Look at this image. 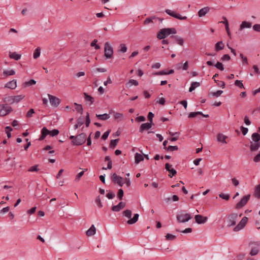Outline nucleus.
<instances>
[{
	"label": "nucleus",
	"instance_id": "nucleus-1",
	"mask_svg": "<svg viewBox=\"0 0 260 260\" xmlns=\"http://www.w3.org/2000/svg\"><path fill=\"white\" fill-rule=\"evenodd\" d=\"M70 139L72 140L73 145L79 146L84 144L86 140V135L85 133H81L76 136H71Z\"/></svg>",
	"mask_w": 260,
	"mask_h": 260
},
{
	"label": "nucleus",
	"instance_id": "nucleus-2",
	"mask_svg": "<svg viewBox=\"0 0 260 260\" xmlns=\"http://www.w3.org/2000/svg\"><path fill=\"white\" fill-rule=\"evenodd\" d=\"M122 214L123 216H125L129 219L127 221L128 224H133L137 222L139 219V215L138 213H135L134 215L133 218H131L132 212L131 210L126 209L123 211Z\"/></svg>",
	"mask_w": 260,
	"mask_h": 260
},
{
	"label": "nucleus",
	"instance_id": "nucleus-3",
	"mask_svg": "<svg viewBox=\"0 0 260 260\" xmlns=\"http://www.w3.org/2000/svg\"><path fill=\"white\" fill-rule=\"evenodd\" d=\"M177 31L175 28H165L161 29L157 34V37L159 39H163L171 34H176Z\"/></svg>",
	"mask_w": 260,
	"mask_h": 260
},
{
	"label": "nucleus",
	"instance_id": "nucleus-4",
	"mask_svg": "<svg viewBox=\"0 0 260 260\" xmlns=\"http://www.w3.org/2000/svg\"><path fill=\"white\" fill-rule=\"evenodd\" d=\"M249 247L251 248L249 254L251 256H255L259 252L260 242L252 241L250 242L248 244Z\"/></svg>",
	"mask_w": 260,
	"mask_h": 260
},
{
	"label": "nucleus",
	"instance_id": "nucleus-5",
	"mask_svg": "<svg viewBox=\"0 0 260 260\" xmlns=\"http://www.w3.org/2000/svg\"><path fill=\"white\" fill-rule=\"evenodd\" d=\"M113 54L112 47L107 42L104 44V55L107 59L112 58Z\"/></svg>",
	"mask_w": 260,
	"mask_h": 260
},
{
	"label": "nucleus",
	"instance_id": "nucleus-6",
	"mask_svg": "<svg viewBox=\"0 0 260 260\" xmlns=\"http://www.w3.org/2000/svg\"><path fill=\"white\" fill-rule=\"evenodd\" d=\"M12 108L8 104L0 105V116H4L10 113Z\"/></svg>",
	"mask_w": 260,
	"mask_h": 260
},
{
	"label": "nucleus",
	"instance_id": "nucleus-7",
	"mask_svg": "<svg viewBox=\"0 0 260 260\" xmlns=\"http://www.w3.org/2000/svg\"><path fill=\"white\" fill-rule=\"evenodd\" d=\"M238 216V214L235 213L230 214L227 218V226L230 227L235 225L236 223Z\"/></svg>",
	"mask_w": 260,
	"mask_h": 260
},
{
	"label": "nucleus",
	"instance_id": "nucleus-8",
	"mask_svg": "<svg viewBox=\"0 0 260 260\" xmlns=\"http://www.w3.org/2000/svg\"><path fill=\"white\" fill-rule=\"evenodd\" d=\"M250 196V194L244 196L240 201L237 203L235 208L236 209H239L245 206L249 200Z\"/></svg>",
	"mask_w": 260,
	"mask_h": 260
},
{
	"label": "nucleus",
	"instance_id": "nucleus-9",
	"mask_svg": "<svg viewBox=\"0 0 260 260\" xmlns=\"http://www.w3.org/2000/svg\"><path fill=\"white\" fill-rule=\"evenodd\" d=\"M191 215L189 213L184 214H180L177 215V220L178 222L184 223L187 222L192 218Z\"/></svg>",
	"mask_w": 260,
	"mask_h": 260
},
{
	"label": "nucleus",
	"instance_id": "nucleus-10",
	"mask_svg": "<svg viewBox=\"0 0 260 260\" xmlns=\"http://www.w3.org/2000/svg\"><path fill=\"white\" fill-rule=\"evenodd\" d=\"M247 221L248 218L247 217H243L241 221L238 223V224L234 228V231L235 232H238L242 229L246 225Z\"/></svg>",
	"mask_w": 260,
	"mask_h": 260
},
{
	"label": "nucleus",
	"instance_id": "nucleus-11",
	"mask_svg": "<svg viewBox=\"0 0 260 260\" xmlns=\"http://www.w3.org/2000/svg\"><path fill=\"white\" fill-rule=\"evenodd\" d=\"M166 13L170 16L177 18L179 20H186L187 19L186 16H181L180 14L176 13L175 12L172 11L170 9H166L165 10Z\"/></svg>",
	"mask_w": 260,
	"mask_h": 260
},
{
	"label": "nucleus",
	"instance_id": "nucleus-12",
	"mask_svg": "<svg viewBox=\"0 0 260 260\" xmlns=\"http://www.w3.org/2000/svg\"><path fill=\"white\" fill-rule=\"evenodd\" d=\"M48 96L49 99L50 103L51 105L54 107H57L60 104V100L53 95H52L50 94H48Z\"/></svg>",
	"mask_w": 260,
	"mask_h": 260
},
{
	"label": "nucleus",
	"instance_id": "nucleus-13",
	"mask_svg": "<svg viewBox=\"0 0 260 260\" xmlns=\"http://www.w3.org/2000/svg\"><path fill=\"white\" fill-rule=\"evenodd\" d=\"M42 135L40 138L39 141H42L45 139V138L48 135H50L51 136L53 137L57 136L59 133V131H41Z\"/></svg>",
	"mask_w": 260,
	"mask_h": 260
},
{
	"label": "nucleus",
	"instance_id": "nucleus-14",
	"mask_svg": "<svg viewBox=\"0 0 260 260\" xmlns=\"http://www.w3.org/2000/svg\"><path fill=\"white\" fill-rule=\"evenodd\" d=\"M111 179L114 183L118 184L120 187L123 186V178L117 175L116 173H113L112 174V176H111Z\"/></svg>",
	"mask_w": 260,
	"mask_h": 260
},
{
	"label": "nucleus",
	"instance_id": "nucleus-15",
	"mask_svg": "<svg viewBox=\"0 0 260 260\" xmlns=\"http://www.w3.org/2000/svg\"><path fill=\"white\" fill-rule=\"evenodd\" d=\"M170 137L168 138V140H170L171 141L174 142L177 141L180 135L179 132H173L172 131H169Z\"/></svg>",
	"mask_w": 260,
	"mask_h": 260
},
{
	"label": "nucleus",
	"instance_id": "nucleus-16",
	"mask_svg": "<svg viewBox=\"0 0 260 260\" xmlns=\"http://www.w3.org/2000/svg\"><path fill=\"white\" fill-rule=\"evenodd\" d=\"M126 205V203L123 202H120L117 205H114L112 207L111 210L114 212H119L123 209Z\"/></svg>",
	"mask_w": 260,
	"mask_h": 260
},
{
	"label": "nucleus",
	"instance_id": "nucleus-17",
	"mask_svg": "<svg viewBox=\"0 0 260 260\" xmlns=\"http://www.w3.org/2000/svg\"><path fill=\"white\" fill-rule=\"evenodd\" d=\"M194 219L196 222L198 224H203L207 220V217H204L202 215L199 214L195 215Z\"/></svg>",
	"mask_w": 260,
	"mask_h": 260
},
{
	"label": "nucleus",
	"instance_id": "nucleus-18",
	"mask_svg": "<svg viewBox=\"0 0 260 260\" xmlns=\"http://www.w3.org/2000/svg\"><path fill=\"white\" fill-rule=\"evenodd\" d=\"M141 153L138 152L135 154V162L136 164H139L141 161L144 160V156L143 155V152L142 150H140Z\"/></svg>",
	"mask_w": 260,
	"mask_h": 260
},
{
	"label": "nucleus",
	"instance_id": "nucleus-19",
	"mask_svg": "<svg viewBox=\"0 0 260 260\" xmlns=\"http://www.w3.org/2000/svg\"><path fill=\"white\" fill-rule=\"evenodd\" d=\"M251 26L252 23L251 22L246 21H242L240 25L239 30L241 31L245 28H249Z\"/></svg>",
	"mask_w": 260,
	"mask_h": 260
},
{
	"label": "nucleus",
	"instance_id": "nucleus-20",
	"mask_svg": "<svg viewBox=\"0 0 260 260\" xmlns=\"http://www.w3.org/2000/svg\"><path fill=\"white\" fill-rule=\"evenodd\" d=\"M17 87V81L16 80H13L7 83L5 86V88H8L12 89H14Z\"/></svg>",
	"mask_w": 260,
	"mask_h": 260
},
{
	"label": "nucleus",
	"instance_id": "nucleus-21",
	"mask_svg": "<svg viewBox=\"0 0 260 260\" xmlns=\"http://www.w3.org/2000/svg\"><path fill=\"white\" fill-rule=\"evenodd\" d=\"M227 136L219 133L217 136V141L222 144H226L227 142L225 141V139L227 138Z\"/></svg>",
	"mask_w": 260,
	"mask_h": 260
},
{
	"label": "nucleus",
	"instance_id": "nucleus-22",
	"mask_svg": "<svg viewBox=\"0 0 260 260\" xmlns=\"http://www.w3.org/2000/svg\"><path fill=\"white\" fill-rule=\"evenodd\" d=\"M157 19V17L155 16H153L147 18L144 21V24L147 25L150 23H154Z\"/></svg>",
	"mask_w": 260,
	"mask_h": 260
},
{
	"label": "nucleus",
	"instance_id": "nucleus-23",
	"mask_svg": "<svg viewBox=\"0 0 260 260\" xmlns=\"http://www.w3.org/2000/svg\"><path fill=\"white\" fill-rule=\"evenodd\" d=\"M83 94L84 96V99L87 103H88L89 105H91L92 104H93L94 103V100L93 97L88 95L86 92H84Z\"/></svg>",
	"mask_w": 260,
	"mask_h": 260
},
{
	"label": "nucleus",
	"instance_id": "nucleus-24",
	"mask_svg": "<svg viewBox=\"0 0 260 260\" xmlns=\"http://www.w3.org/2000/svg\"><path fill=\"white\" fill-rule=\"evenodd\" d=\"M209 11V8L208 7H204L199 10L198 15L200 17H203Z\"/></svg>",
	"mask_w": 260,
	"mask_h": 260
},
{
	"label": "nucleus",
	"instance_id": "nucleus-25",
	"mask_svg": "<svg viewBox=\"0 0 260 260\" xmlns=\"http://www.w3.org/2000/svg\"><path fill=\"white\" fill-rule=\"evenodd\" d=\"M9 57L11 59H13L15 60H18L21 58V55L16 53V52H9Z\"/></svg>",
	"mask_w": 260,
	"mask_h": 260
},
{
	"label": "nucleus",
	"instance_id": "nucleus-26",
	"mask_svg": "<svg viewBox=\"0 0 260 260\" xmlns=\"http://www.w3.org/2000/svg\"><path fill=\"white\" fill-rule=\"evenodd\" d=\"M96 229L93 224L86 231V234L88 236H91L95 234Z\"/></svg>",
	"mask_w": 260,
	"mask_h": 260
},
{
	"label": "nucleus",
	"instance_id": "nucleus-27",
	"mask_svg": "<svg viewBox=\"0 0 260 260\" xmlns=\"http://www.w3.org/2000/svg\"><path fill=\"white\" fill-rule=\"evenodd\" d=\"M224 47V43L222 41L217 42L215 45V49L216 51H219L222 50Z\"/></svg>",
	"mask_w": 260,
	"mask_h": 260
},
{
	"label": "nucleus",
	"instance_id": "nucleus-28",
	"mask_svg": "<svg viewBox=\"0 0 260 260\" xmlns=\"http://www.w3.org/2000/svg\"><path fill=\"white\" fill-rule=\"evenodd\" d=\"M95 116L99 120H106L110 117V115L107 113L103 114H96Z\"/></svg>",
	"mask_w": 260,
	"mask_h": 260
},
{
	"label": "nucleus",
	"instance_id": "nucleus-29",
	"mask_svg": "<svg viewBox=\"0 0 260 260\" xmlns=\"http://www.w3.org/2000/svg\"><path fill=\"white\" fill-rule=\"evenodd\" d=\"M153 123L152 122H147L145 123H143L141 124L140 127V130H145V129H149L151 127Z\"/></svg>",
	"mask_w": 260,
	"mask_h": 260
},
{
	"label": "nucleus",
	"instance_id": "nucleus-30",
	"mask_svg": "<svg viewBox=\"0 0 260 260\" xmlns=\"http://www.w3.org/2000/svg\"><path fill=\"white\" fill-rule=\"evenodd\" d=\"M260 147V142H254V143H251L250 145V150L251 151H256Z\"/></svg>",
	"mask_w": 260,
	"mask_h": 260
},
{
	"label": "nucleus",
	"instance_id": "nucleus-31",
	"mask_svg": "<svg viewBox=\"0 0 260 260\" xmlns=\"http://www.w3.org/2000/svg\"><path fill=\"white\" fill-rule=\"evenodd\" d=\"M15 74V71L11 69L10 70H5L3 72V75L5 77L14 75Z\"/></svg>",
	"mask_w": 260,
	"mask_h": 260
},
{
	"label": "nucleus",
	"instance_id": "nucleus-32",
	"mask_svg": "<svg viewBox=\"0 0 260 260\" xmlns=\"http://www.w3.org/2000/svg\"><path fill=\"white\" fill-rule=\"evenodd\" d=\"M172 37L173 39H174V40H175V41L176 42V43L177 44H178L179 45H180L181 46L183 45V43H184L183 39H182V38H181L179 36H172Z\"/></svg>",
	"mask_w": 260,
	"mask_h": 260
},
{
	"label": "nucleus",
	"instance_id": "nucleus-33",
	"mask_svg": "<svg viewBox=\"0 0 260 260\" xmlns=\"http://www.w3.org/2000/svg\"><path fill=\"white\" fill-rule=\"evenodd\" d=\"M251 138L254 142H259L260 140V135L258 133H254L252 135Z\"/></svg>",
	"mask_w": 260,
	"mask_h": 260
},
{
	"label": "nucleus",
	"instance_id": "nucleus-34",
	"mask_svg": "<svg viewBox=\"0 0 260 260\" xmlns=\"http://www.w3.org/2000/svg\"><path fill=\"white\" fill-rule=\"evenodd\" d=\"M200 86V83L198 82H193L191 83L190 87L189 89V92H192L193 90H194L196 88L199 87Z\"/></svg>",
	"mask_w": 260,
	"mask_h": 260
},
{
	"label": "nucleus",
	"instance_id": "nucleus-35",
	"mask_svg": "<svg viewBox=\"0 0 260 260\" xmlns=\"http://www.w3.org/2000/svg\"><path fill=\"white\" fill-rule=\"evenodd\" d=\"M4 102L10 104H14V96H9L4 99Z\"/></svg>",
	"mask_w": 260,
	"mask_h": 260
},
{
	"label": "nucleus",
	"instance_id": "nucleus-36",
	"mask_svg": "<svg viewBox=\"0 0 260 260\" xmlns=\"http://www.w3.org/2000/svg\"><path fill=\"white\" fill-rule=\"evenodd\" d=\"M41 48L40 47L37 48L33 53V57L34 59L38 58L40 56Z\"/></svg>",
	"mask_w": 260,
	"mask_h": 260
},
{
	"label": "nucleus",
	"instance_id": "nucleus-37",
	"mask_svg": "<svg viewBox=\"0 0 260 260\" xmlns=\"http://www.w3.org/2000/svg\"><path fill=\"white\" fill-rule=\"evenodd\" d=\"M254 195L257 198L260 199V184L257 185L255 187L254 190Z\"/></svg>",
	"mask_w": 260,
	"mask_h": 260
},
{
	"label": "nucleus",
	"instance_id": "nucleus-38",
	"mask_svg": "<svg viewBox=\"0 0 260 260\" xmlns=\"http://www.w3.org/2000/svg\"><path fill=\"white\" fill-rule=\"evenodd\" d=\"M36 84V81L34 79H31L28 81H26V82H24L23 84V85H24V87H25L35 85Z\"/></svg>",
	"mask_w": 260,
	"mask_h": 260
},
{
	"label": "nucleus",
	"instance_id": "nucleus-39",
	"mask_svg": "<svg viewBox=\"0 0 260 260\" xmlns=\"http://www.w3.org/2000/svg\"><path fill=\"white\" fill-rule=\"evenodd\" d=\"M25 97L24 95L21 94L18 95L14 96V103H17L22 100Z\"/></svg>",
	"mask_w": 260,
	"mask_h": 260
},
{
	"label": "nucleus",
	"instance_id": "nucleus-40",
	"mask_svg": "<svg viewBox=\"0 0 260 260\" xmlns=\"http://www.w3.org/2000/svg\"><path fill=\"white\" fill-rule=\"evenodd\" d=\"M84 120L83 118H80L78 120V122L74 125V128L77 129L83 124Z\"/></svg>",
	"mask_w": 260,
	"mask_h": 260
},
{
	"label": "nucleus",
	"instance_id": "nucleus-41",
	"mask_svg": "<svg viewBox=\"0 0 260 260\" xmlns=\"http://www.w3.org/2000/svg\"><path fill=\"white\" fill-rule=\"evenodd\" d=\"M119 141V139L112 140L110 141L109 146L111 148H114L117 145V143Z\"/></svg>",
	"mask_w": 260,
	"mask_h": 260
},
{
	"label": "nucleus",
	"instance_id": "nucleus-42",
	"mask_svg": "<svg viewBox=\"0 0 260 260\" xmlns=\"http://www.w3.org/2000/svg\"><path fill=\"white\" fill-rule=\"evenodd\" d=\"M120 49L118 50L119 52H122V53H125L127 51V48L125 44H121L120 45Z\"/></svg>",
	"mask_w": 260,
	"mask_h": 260
},
{
	"label": "nucleus",
	"instance_id": "nucleus-43",
	"mask_svg": "<svg viewBox=\"0 0 260 260\" xmlns=\"http://www.w3.org/2000/svg\"><path fill=\"white\" fill-rule=\"evenodd\" d=\"M74 105L76 106V107H75L76 110L78 112L80 113V114H82V111H83V108H82V105L80 104H78L76 103H75Z\"/></svg>",
	"mask_w": 260,
	"mask_h": 260
},
{
	"label": "nucleus",
	"instance_id": "nucleus-44",
	"mask_svg": "<svg viewBox=\"0 0 260 260\" xmlns=\"http://www.w3.org/2000/svg\"><path fill=\"white\" fill-rule=\"evenodd\" d=\"M114 119L117 121H120L123 118V114L119 113H115L114 114Z\"/></svg>",
	"mask_w": 260,
	"mask_h": 260
},
{
	"label": "nucleus",
	"instance_id": "nucleus-45",
	"mask_svg": "<svg viewBox=\"0 0 260 260\" xmlns=\"http://www.w3.org/2000/svg\"><path fill=\"white\" fill-rule=\"evenodd\" d=\"M219 197L222 199L225 200L226 201L229 200L230 198V196L229 194H225L223 193H221L219 194Z\"/></svg>",
	"mask_w": 260,
	"mask_h": 260
},
{
	"label": "nucleus",
	"instance_id": "nucleus-46",
	"mask_svg": "<svg viewBox=\"0 0 260 260\" xmlns=\"http://www.w3.org/2000/svg\"><path fill=\"white\" fill-rule=\"evenodd\" d=\"M223 93L222 90H217L216 92H211L209 93V95H212L215 97L219 96Z\"/></svg>",
	"mask_w": 260,
	"mask_h": 260
},
{
	"label": "nucleus",
	"instance_id": "nucleus-47",
	"mask_svg": "<svg viewBox=\"0 0 260 260\" xmlns=\"http://www.w3.org/2000/svg\"><path fill=\"white\" fill-rule=\"evenodd\" d=\"M124 192L122 189L120 188L118 190L117 192V198L119 200H121L123 197Z\"/></svg>",
	"mask_w": 260,
	"mask_h": 260
},
{
	"label": "nucleus",
	"instance_id": "nucleus-48",
	"mask_svg": "<svg viewBox=\"0 0 260 260\" xmlns=\"http://www.w3.org/2000/svg\"><path fill=\"white\" fill-rule=\"evenodd\" d=\"M86 170H87V169H85L84 171H82L79 172L76 175L75 181H77V182L80 179L81 177L83 175L85 171H86Z\"/></svg>",
	"mask_w": 260,
	"mask_h": 260
},
{
	"label": "nucleus",
	"instance_id": "nucleus-49",
	"mask_svg": "<svg viewBox=\"0 0 260 260\" xmlns=\"http://www.w3.org/2000/svg\"><path fill=\"white\" fill-rule=\"evenodd\" d=\"M200 114H202V112H190L188 115L189 118H193Z\"/></svg>",
	"mask_w": 260,
	"mask_h": 260
},
{
	"label": "nucleus",
	"instance_id": "nucleus-50",
	"mask_svg": "<svg viewBox=\"0 0 260 260\" xmlns=\"http://www.w3.org/2000/svg\"><path fill=\"white\" fill-rule=\"evenodd\" d=\"M97 42V40L94 39L90 44V46L91 47H94L95 49L96 50L99 49L100 48V46L99 45L96 44Z\"/></svg>",
	"mask_w": 260,
	"mask_h": 260
},
{
	"label": "nucleus",
	"instance_id": "nucleus-51",
	"mask_svg": "<svg viewBox=\"0 0 260 260\" xmlns=\"http://www.w3.org/2000/svg\"><path fill=\"white\" fill-rule=\"evenodd\" d=\"M215 67L220 70V71H223L224 70V67L222 63L220 62H217V63L215 64Z\"/></svg>",
	"mask_w": 260,
	"mask_h": 260
},
{
	"label": "nucleus",
	"instance_id": "nucleus-52",
	"mask_svg": "<svg viewBox=\"0 0 260 260\" xmlns=\"http://www.w3.org/2000/svg\"><path fill=\"white\" fill-rule=\"evenodd\" d=\"M178 149L177 146H169L167 147V150L169 151H176Z\"/></svg>",
	"mask_w": 260,
	"mask_h": 260
},
{
	"label": "nucleus",
	"instance_id": "nucleus-53",
	"mask_svg": "<svg viewBox=\"0 0 260 260\" xmlns=\"http://www.w3.org/2000/svg\"><path fill=\"white\" fill-rule=\"evenodd\" d=\"M231 59V57L229 54H224L223 55L220 60L222 61H229Z\"/></svg>",
	"mask_w": 260,
	"mask_h": 260
},
{
	"label": "nucleus",
	"instance_id": "nucleus-54",
	"mask_svg": "<svg viewBox=\"0 0 260 260\" xmlns=\"http://www.w3.org/2000/svg\"><path fill=\"white\" fill-rule=\"evenodd\" d=\"M166 238L168 240H174L176 238V236L171 234H168L166 235Z\"/></svg>",
	"mask_w": 260,
	"mask_h": 260
},
{
	"label": "nucleus",
	"instance_id": "nucleus-55",
	"mask_svg": "<svg viewBox=\"0 0 260 260\" xmlns=\"http://www.w3.org/2000/svg\"><path fill=\"white\" fill-rule=\"evenodd\" d=\"M25 141L26 142V144L24 145V149L27 150L28 148L31 145L30 141H28V139L25 138Z\"/></svg>",
	"mask_w": 260,
	"mask_h": 260
},
{
	"label": "nucleus",
	"instance_id": "nucleus-56",
	"mask_svg": "<svg viewBox=\"0 0 260 260\" xmlns=\"http://www.w3.org/2000/svg\"><path fill=\"white\" fill-rule=\"evenodd\" d=\"M235 85L237 86H238L239 88H244V85L241 80H236L235 82Z\"/></svg>",
	"mask_w": 260,
	"mask_h": 260
},
{
	"label": "nucleus",
	"instance_id": "nucleus-57",
	"mask_svg": "<svg viewBox=\"0 0 260 260\" xmlns=\"http://www.w3.org/2000/svg\"><path fill=\"white\" fill-rule=\"evenodd\" d=\"M115 193L112 191H110L107 194L106 197L109 199H112L115 197Z\"/></svg>",
	"mask_w": 260,
	"mask_h": 260
},
{
	"label": "nucleus",
	"instance_id": "nucleus-58",
	"mask_svg": "<svg viewBox=\"0 0 260 260\" xmlns=\"http://www.w3.org/2000/svg\"><path fill=\"white\" fill-rule=\"evenodd\" d=\"M95 203L98 204V206L99 208H102L103 207L102 203L101 201V199L100 196H98L95 199Z\"/></svg>",
	"mask_w": 260,
	"mask_h": 260
},
{
	"label": "nucleus",
	"instance_id": "nucleus-59",
	"mask_svg": "<svg viewBox=\"0 0 260 260\" xmlns=\"http://www.w3.org/2000/svg\"><path fill=\"white\" fill-rule=\"evenodd\" d=\"M38 165H34L31 167L29 169V172H37L39 169L38 168Z\"/></svg>",
	"mask_w": 260,
	"mask_h": 260
},
{
	"label": "nucleus",
	"instance_id": "nucleus-60",
	"mask_svg": "<svg viewBox=\"0 0 260 260\" xmlns=\"http://www.w3.org/2000/svg\"><path fill=\"white\" fill-rule=\"evenodd\" d=\"M35 113V111L33 109H30L26 114V117L27 118H30L32 117V114Z\"/></svg>",
	"mask_w": 260,
	"mask_h": 260
},
{
	"label": "nucleus",
	"instance_id": "nucleus-61",
	"mask_svg": "<svg viewBox=\"0 0 260 260\" xmlns=\"http://www.w3.org/2000/svg\"><path fill=\"white\" fill-rule=\"evenodd\" d=\"M128 84H130L131 85H134L135 86H137L139 84L137 80H134V79L130 80L128 81Z\"/></svg>",
	"mask_w": 260,
	"mask_h": 260
},
{
	"label": "nucleus",
	"instance_id": "nucleus-62",
	"mask_svg": "<svg viewBox=\"0 0 260 260\" xmlns=\"http://www.w3.org/2000/svg\"><path fill=\"white\" fill-rule=\"evenodd\" d=\"M168 172L170 173V174H172V175H169V176L171 178H172V176H175L177 174V171L174 169H171L170 170H169Z\"/></svg>",
	"mask_w": 260,
	"mask_h": 260
},
{
	"label": "nucleus",
	"instance_id": "nucleus-63",
	"mask_svg": "<svg viewBox=\"0 0 260 260\" xmlns=\"http://www.w3.org/2000/svg\"><path fill=\"white\" fill-rule=\"evenodd\" d=\"M110 132L111 131H106L102 135V139L103 140L107 139Z\"/></svg>",
	"mask_w": 260,
	"mask_h": 260
},
{
	"label": "nucleus",
	"instance_id": "nucleus-64",
	"mask_svg": "<svg viewBox=\"0 0 260 260\" xmlns=\"http://www.w3.org/2000/svg\"><path fill=\"white\" fill-rule=\"evenodd\" d=\"M253 29L257 32H260V24H255L253 26Z\"/></svg>",
	"mask_w": 260,
	"mask_h": 260
}]
</instances>
